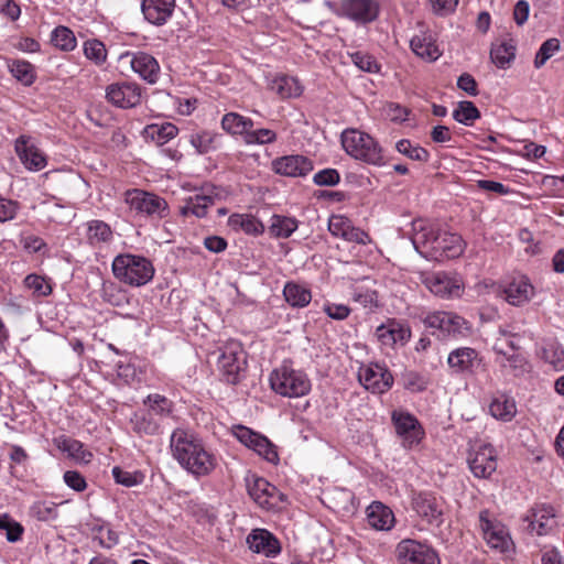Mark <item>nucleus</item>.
I'll list each match as a JSON object with an SVG mask.
<instances>
[{"instance_id":"69168bd1","label":"nucleus","mask_w":564,"mask_h":564,"mask_svg":"<svg viewBox=\"0 0 564 564\" xmlns=\"http://www.w3.org/2000/svg\"><path fill=\"white\" fill-rule=\"evenodd\" d=\"M19 204L14 200L0 197V221L4 223L15 217Z\"/></svg>"},{"instance_id":"6e6552de","label":"nucleus","mask_w":564,"mask_h":564,"mask_svg":"<svg viewBox=\"0 0 564 564\" xmlns=\"http://www.w3.org/2000/svg\"><path fill=\"white\" fill-rule=\"evenodd\" d=\"M479 529L491 550L499 553H508L513 550V542L508 529L488 510H482L479 513Z\"/></svg>"},{"instance_id":"9d476101","label":"nucleus","mask_w":564,"mask_h":564,"mask_svg":"<svg viewBox=\"0 0 564 564\" xmlns=\"http://www.w3.org/2000/svg\"><path fill=\"white\" fill-rule=\"evenodd\" d=\"M420 281L432 294L441 299L459 297L464 291L462 279L444 271L421 272Z\"/></svg>"},{"instance_id":"72a5a7b5","label":"nucleus","mask_w":564,"mask_h":564,"mask_svg":"<svg viewBox=\"0 0 564 564\" xmlns=\"http://www.w3.org/2000/svg\"><path fill=\"white\" fill-rule=\"evenodd\" d=\"M215 199L216 195L213 191L209 193L189 196L184 200L180 212L185 217L195 216L197 218H203L207 215L208 208L215 204Z\"/></svg>"},{"instance_id":"a211bd4d","label":"nucleus","mask_w":564,"mask_h":564,"mask_svg":"<svg viewBox=\"0 0 564 564\" xmlns=\"http://www.w3.org/2000/svg\"><path fill=\"white\" fill-rule=\"evenodd\" d=\"M142 88L133 82L113 83L106 88V99L117 108L129 109L141 102Z\"/></svg>"},{"instance_id":"1a4fd4ad","label":"nucleus","mask_w":564,"mask_h":564,"mask_svg":"<svg viewBox=\"0 0 564 564\" xmlns=\"http://www.w3.org/2000/svg\"><path fill=\"white\" fill-rule=\"evenodd\" d=\"M391 422L404 448L411 449L420 445L425 431L420 421L409 411L398 409L391 412Z\"/></svg>"},{"instance_id":"393cba45","label":"nucleus","mask_w":564,"mask_h":564,"mask_svg":"<svg viewBox=\"0 0 564 564\" xmlns=\"http://www.w3.org/2000/svg\"><path fill=\"white\" fill-rule=\"evenodd\" d=\"M505 300L513 306H522L529 303L535 295V289L525 275L514 276L503 288Z\"/></svg>"},{"instance_id":"b1692460","label":"nucleus","mask_w":564,"mask_h":564,"mask_svg":"<svg viewBox=\"0 0 564 564\" xmlns=\"http://www.w3.org/2000/svg\"><path fill=\"white\" fill-rule=\"evenodd\" d=\"M329 232L346 241L366 245L370 238L367 232L352 226L351 221L343 215H333L328 220Z\"/></svg>"},{"instance_id":"a878e982","label":"nucleus","mask_w":564,"mask_h":564,"mask_svg":"<svg viewBox=\"0 0 564 564\" xmlns=\"http://www.w3.org/2000/svg\"><path fill=\"white\" fill-rule=\"evenodd\" d=\"M313 162L303 155H286L273 161V170L281 175L303 177L313 171Z\"/></svg>"},{"instance_id":"7ed1b4c3","label":"nucleus","mask_w":564,"mask_h":564,"mask_svg":"<svg viewBox=\"0 0 564 564\" xmlns=\"http://www.w3.org/2000/svg\"><path fill=\"white\" fill-rule=\"evenodd\" d=\"M113 276L132 288H140L152 281L155 269L150 259L141 254L120 253L111 264Z\"/></svg>"},{"instance_id":"ea45409f","label":"nucleus","mask_w":564,"mask_h":564,"mask_svg":"<svg viewBox=\"0 0 564 564\" xmlns=\"http://www.w3.org/2000/svg\"><path fill=\"white\" fill-rule=\"evenodd\" d=\"M299 228V221L294 217L273 215L270 218L268 231L273 238H289Z\"/></svg>"},{"instance_id":"dca6fc26","label":"nucleus","mask_w":564,"mask_h":564,"mask_svg":"<svg viewBox=\"0 0 564 564\" xmlns=\"http://www.w3.org/2000/svg\"><path fill=\"white\" fill-rule=\"evenodd\" d=\"M468 466L477 478H489L497 469V453L492 445H475L468 455Z\"/></svg>"},{"instance_id":"c85d7f7f","label":"nucleus","mask_w":564,"mask_h":564,"mask_svg":"<svg viewBox=\"0 0 564 564\" xmlns=\"http://www.w3.org/2000/svg\"><path fill=\"white\" fill-rule=\"evenodd\" d=\"M367 523L377 531H390L395 524L393 511L380 501H372L366 509Z\"/></svg>"},{"instance_id":"39448f33","label":"nucleus","mask_w":564,"mask_h":564,"mask_svg":"<svg viewBox=\"0 0 564 564\" xmlns=\"http://www.w3.org/2000/svg\"><path fill=\"white\" fill-rule=\"evenodd\" d=\"M271 389L284 398H301L310 393L311 379L302 369L283 362L274 368L269 377Z\"/></svg>"},{"instance_id":"c9c22d12","label":"nucleus","mask_w":564,"mask_h":564,"mask_svg":"<svg viewBox=\"0 0 564 564\" xmlns=\"http://www.w3.org/2000/svg\"><path fill=\"white\" fill-rule=\"evenodd\" d=\"M178 133V128L171 123H151L144 127L142 137L145 141H151L156 145H163L174 139Z\"/></svg>"},{"instance_id":"2f4dec72","label":"nucleus","mask_w":564,"mask_h":564,"mask_svg":"<svg viewBox=\"0 0 564 564\" xmlns=\"http://www.w3.org/2000/svg\"><path fill=\"white\" fill-rule=\"evenodd\" d=\"M248 492L264 509L273 508L276 503V498L280 496L276 488L263 478H257L252 485H249Z\"/></svg>"},{"instance_id":"6ab92c4d","label":"nucleus","mask_w":564,"mask_h":564,"mask_svg":"<svg viewBox=\"0 0 564 564\" xmlns=\"http://www.w3.org/2000/svg\"><path fill=\"white\" fill-rule=\"evenodd\" d=\"M358 379L365 389L378 394L388 391L393 383L391 372L379 364L361 366L358 371Z\"/></svg>"},{"instance_id":"bf43d9fd","label":"nucleus","mask_w":564,"mask_h":564,"mask_svg":"<svg viewBox=\"0 0 564 564\" xmlns=\"http://www.w3.org/2000/svg\"><path fill=\"white\" fill-rule=\"evenodd\" d=\"M96 530L98 534L94 536V540L98 542L99 546L111 549L119 543V536L112 529L100 525Z\"/></svg>"},{"instance_id":"5701e85b","label":"nucleus","mask_w":564,"mask_h":564,"mask_svg":"<svg viewBox=\"0 0 564 564\" xmlns=\"http://www.w3.org/2000/svg\"><path fill=\"white\" fill-rule=\"evenodd\" d=\"M175 6V0H141V12L150 24L162 26L172 18Z\"/></svg>"},{"instance_id":"cd10ccee","label":"nucleus","mask_w":564,"mask_h":564,"mask_svg":"<svg viewBox=\"0 0 564 564\" xmlns=\"http://www.w3.org/2000/svg\"><path fill=\"white\" fill-rule=\"evenodd\" d=\"M528 529L538 535H546L556 527L554 509L551 506H539L527 517Z\"/></svg>"},{"instance_id":"37998d69","label":"nucleus","mask_w":564,"mask_h":564,"mask_svg":"<svg viewBox=\"0 0 564 564\" xmlns=\"http://www.w3.org/2000/svg\"><path fill=\"white\" fill-rule=\"evenodd\" d=\"M143 405L154 416L162 421V419L170 416L173 413L174 403L165 395L159 393H151L143 400Z\"/></svg>"},{"instance_id":"603ef678","label":"nucleus","mask_w":564,"mask_h":564,"mask_svg":"<svg viewBox=\"0 0 564 564\" xmlns=\"http://www.w3.org/2000/svg\"><path fill=\"white\" fill-rule=\"evenodd\" d=\"M30 514L39 521H52L58 517L57 505L52 501H35Z\"/></svg>"},{"instance_id":"774afa93","label":"nucleus","mask_w":564,"mask_h":564,"mask_svg":"<svg viewBox=\"0 0 564 564\" xmlns=\"http://www.w3.org/2000/svg\"><path fill=\"white\" fill-rule=\"evenodd\" d=\"M457 87L470 96H476L478 94L477 83L468 73H464L458 77Z\"/></svg>"},{"instance_id":"0eeeda50","label":"nucleus","mask_w":564,"mask_h":564,"mask_svg":"<svg viewBox=\"0 0 564 564\" xmlns=\"http://www.w3.org/2000/svg\"><path fill=\"white\" fill-rule=\"evenodd\" d=\"M124 202L130 210L140 217L163 219L169 215L167 202L154 193L139 188L128 189L124 193Z\"/></svg>"},{"instance_id":"4d7b16f0","label":"nucleus","mask_w":564,"mask_h":564,"mask_svg":"<svg viewBox=\"0 0 564 564\" xmlns=\"http://www.w3.org/2000/svg\"><path fill=\"white\" fill-rule=\"evenodd\" d=\"M352 63L361 70L368 73H378L380 65L376 58L364 52H355L350 55Z\"/></svg>"},{"instance_id":"f8f14e48","label":"nucleus","mask_w":564,"mask_h":564,"mask_svg":"<svg viewBox=\"0 0 564 564\" xmlns=\"http://www.w3.org/2000/svg\"><path fill=\"white\" fill-rule=\"evenodd\" d=\"M447 366L453 375L475 376L484 368V359L475 348L458 347L448 354Z\"/></svg>"},{"instance_id":"79ce46f5","label":"nucleus","mask_w":564,"mask_h":564,"mask_svg":"<svg viewBox=\"0 0 564 564\" xmlns=\"http://www.w3.org/2000/svg\"><path fill=\"white\" fill-rule=\"evenodd\" d=\"M8 70L22 85L31 86L36 79L34 65L24 59H8Z\"/></svg>"},{"instance_id":"f704fd0d","label":"nucleus","mask_w":564,"mask_h":564,"mask_svg":"<svg viewBox=\"0 0 564 564\" xmlns=\"http://www.w3.org/2000/svg\"><path fill=\"white\" fill-rule=\"evenodd\" d=\"M488 408L490 415L501 422H510L517 414L514 399L506 393L495 394Z\"/></svg>"},{"instance_id":"e433bc0d","label":"nucleus","mask_w":564,"mask_h":564,"mask_svg":"<svg viewBox=\"0 0 564 564\" xmlns=\"http://www.w3.org/2000/svg\"><path fill=\"white\" fill-rule=\"evenodd\" d=\"M54 445L62 452L78 463L88 464L93 458V454L84 448L82 442L65 435L57 436L53 440Z\"/></svg>"},{"instance_id":"338daca9","label":"nucleus","mask_w":564,"mask_h":564,"mask_svg":"<svg viewBox=\"0 0 564 564\" xmlns=\"http://www.w3.org/2000/svg\"><path fill=\"white\" fill-rule=\"evenodd\" d=\"M241 230L247 235L258 236L263 234L264 225L256 217L245 214Z\"/></svg>"},{"instance_id":"a19ab883","label":"nucleus","mask_w":564,"mask_h":564,"mask_svg":"<svg viewBox=\"0 0 564 564\" xmlns=\"http://www.w3.org/2000/svg\"><path fill=\"white\" fill-rule=\"evenodd\" d=\"M516 57V45L512 41H501L492 44L490 50V58L492 63L501 69L510 66Z\"/></svg>"},{"instance_id":"a18cd8bd","label":"nucleus","mask_w":564,"mask_h":564,"mask_svg":"<svg viewBox=\"0 0 564 564\" xmlns=\"http://www.w3.org/2000/svg\"><path fill=\"white\" fill-rule=\"evenodd\" d=\"M51 42L56 48L63 52H72L77 46L74 32L64 25H58L52 31Z\"/></svg>"},{"instance_id":"2eb2a0df","label":"nucleus","mask_w":564,"mask_h":564,"mask_svg":"<svg viewBox=\"0 0 564 564\" xmlns=\"http://www.w3.org/2000/svg\"><path fill=\"white\" fill-rule=\"evenodd\" d=\"M234 435L241 444L256 452L267 462L272 464L279 462L275 446L265 436L243 425H237L234 429Z\"/></svg>"},{"instance_id":"f3484780","label":"nucleus","mask_w":564,"mask_h":564,"mask_svg":"<svg viewBox=\"0 0 564 564\" xmlns=\"http://www.w3.org/2000/svg\"><path fill=\"white\" fill-rule=\"evenodd\" d=\"M120 59H128L131 69L145 83L154 85L159 82L161 67L153 55L142 51L126 52Z\"/></svg>"},{"instance_id":"5fc2aeb1","label":"nucleus","mask_w":564,"mask_h":564,"mask_svg":"<svg viewBox=\"0 0 564 564\" xmlns=\"http://www.w3.org/2000/svg\"><path fill=\"white\" fill-rule=\"evenodd\" d=\"M560 41L555 37L549 39L542 43L535 54L534 67L541 68L556 52L560 51Z\"/></svg>"},{"instance_id":"c756f323","label":"nucleus","mask_w":564,"mask_h":564,"mask_svg":"<svg viewBox=\"0 0 564 564\" xmlns=\"http://www.w3.org/2000/svg\"><path fill=\"white\" fill-rule=\"evenodd\" d=\"M412 52L426 62H435L442 56V50L431 33L421 32L410 41Z\"/></svg>"},{"instance_id":"58836bf2","label":"nucleus","mask_w":564,"mask_h":564,"mask_svg":"<svg viewBox=\"0 0 564 564\" xmlns=\"http://www.w3.org/2000/svg\"><path fill=\"white\" fill-rule=\"evenodd\" d=\"M254 126L250 118L243 117L237 112H228L221 119V128L229 134L245 137Z\"/></svg>"},{"instance_id":"4be33fe9","label":"nucleus","mask_w":564,"mask_h":564,"mask_svg":"<svg viewBox=\"0 0 564 564\" xmlns=\"http://www.w3.org/2000/svg\"><path fill=\"white\" fill-rule=\"evenodd\" d=\"M414 511L430 524L440 525L443 522V507L440 499L432 492H419L412 499Z\"/></svg>"},{"instance_id":"680f3d73","label":"nucleus","mask_w":564,"mask_h":564,"mask_svg":"<svg viewBox=\"0 0 564 564\" xmlns=\"http://www.w3.org/2000/svg\"><path fill=\"white\" fill-rule=\"evenodd\" d=\"M63 479L67 487L77 492H82L87 488V481L85 477L77 470L65 471Z\"/></svg>"},{"instance_id":"8fccbe9b","label":"nucleus","mask_w":564,"mask_h":564,"mask_svg":"<svg viewBox=\"0 0 564 564\" xmlns=\"http://www.w3.org/2000/svg\"><path fill=\"white\" fill-rule=\"evenodd\" d=\"M217 134L212 131H199L189 135V143L199 153L205 154L215 149Z\"/></svg>"},{"instance_id":"e2e57ef3","label":"nucleus","mask_w":564,"mask_h":564,"mask_svg":"<svg viewBox=\"0 0 564 564\" xmlns=\"http://www.w3.org/2000/svg\"><path fill=\"white\" fill-rule=\"evenodd\" d=\"M351 297L364 307L372 306L377 302V294L375 291L358 286L354 289Z\"/></svg>"},{"instance_id":"3c124183","label":"nucleus","mask_w":564,"mask_h":564,"mask_svg":"<svg viewBox=\"0 0 564 564\" xmlns=\"http://www.w3.org/2000/svg\"><path fill=\"white\" fill-rule=\"evenodd\" d=\"M479 117L480 112L471 101H460L453 111V118L465 126H471Z\"/></svg>"},{"instance_id":"ddd939ff","label":"nucleus","mask_w":564,"mask_h":564,"mask_svg":"<svg viewBox=\"0 0 564 564\" xmlns=\"http://www.w3.org/2000/svg\"><path fill=\"white\" fill-rule=\"evenodd\" d=\"M375 336L382 348L395 349L409 343L411 328L403 321L388 318L376 328Z\"/></svg>"},{"instance_id":"09e8293b","label":"nucleus","mask_w":564,"mask_h":564,"mask_svg":"<svg viewBox=\"0 0 564 564\" xmlns=\"http://www.w3.org/2000/svg\"><path fill=\"white\" fill-rule=\"evenodd\" d=\"M395 149L399 153L414 161L427 162L430 159V153L426 149L417 144H413L408 139L399 140L395 144Z\"/></svg>"},{"instance_id":"bb28decb","label":"nucleus","mask_w":564,"mask_h":564,"mask_svg":"<svg viewBox=\"0 0 564 564\" xmlns=\"http://www.w3.org/2000/svg\"><path fill=\"white\" fill-rule=\"evenodd\" d=\"M249 549L267 557H274L281 552L278 539L265 529H254L247 538Z\"/></svg>"},{"instance_id":"4468645a","label":"nucleus","mask_w":564,"mask_h":564,"mask_svg":"<svg viewBox=\"0 0 564 564\" xmlns=\"http://www.w3.org/2000/svg\"><path fill=\"white\" fill-rule=\"evenodd\" d=\"M400 564H440L437 553L427 544L415 540H402L397 545Z\"/></svg>"},{"instance_id":"de8ad7c7","label":"nucleus","mask_w":564,"mask_h":564,"mask_svg":"<svg viewBox=\"0 0 564 564\" xmlns=\"http://www.w3.org/2000/svg\"><path fill=\"white\" fill-rule=\"evenodd\" d=\"M23 282L24 286L36 297L47 296L53 290L51 279L35 273L28 274Z\"/></svg>"},{"instance_id":"9b49d317","label":"nucleus","mask_w":564,"mask_h":564,"mask_svg":"<svg viewBox=\"0 0 564 564\" xmlns=\"http://www.w3.org/2000/svg\"><path fill=\"white\" fill-rule=\"evenodd\" d=\"M246 365L245 351L241 344L230 339L220 348L218 367L228 383L235 384L239 381V375Z\"/></svg>"},{"instance_id":"6e6d98bb","label":"nucleus","mask_w":564,"mask_h":564,"mask_svg":"<svg viewBox=\"0 0 564 564\" xmlns=\"http://www.w3.org/2000/svg\"><path fill=\"white\" fill-rule=\"evenodd\" d=\"M275 140H276V133L273 130L265 129V128H261V129H257V130H254L252 128L245 137V143L248 145H254V144L263 145V144L272 143Z\"/></svg>"},{"instance_id":"412c9836","label":"nucleus","mask_w":564,"mask_h":564,"mask_svg":"<svg viewBox=\"0 0 564 564\" xmlns=\"http://www.w3.org/2000/svg\"><path fill=\"white\" fill-rule=\"evenodd\" d=\"M18 158L24 167L32 172L43 170L47 165L45 154L29 135H20L14 143Z\"/></svg>"},{"instance_id":"13d9d810","label":"nucleus","mask_w":564,"mask_h":564,"mask_svg":"<svg viewBox=\"0 0 564 564\" xmlns=\"http://www.w3.org/2000/svg\"><path fill=\"white\" fill-rule=\"evenodd\" d=\"M429 380L416 371L404 375V388L411 392H422L427 388Z\"/></svg>"},{"instance_id":"f257e3e1","label":"nucleus","mask_w":564,"mask_h":564,"mask_svg":"<svg viewBox=\"0 0 564 564\" xmlns=\"http://www.w3.org/2000/svg\"><path fill=\"white\" fill-rule=\"evenodd\" d=\"M411 241L421 257L434 261L458 258L465 250L459 235L442 230L436 224L422 218L412 221Z\"/></svg>"},{"instance_id":"4c0bfd02","label":"nucleus","mask_w":564,"mask_h":564,"mask_svg":"<svg viewBox=\"0 0 564 564\" xmlns=\"http://www.w3.org/2000/svg\"><path fill=\"white\" fill-rule=\"evenodd\" d=\"M130 422L133 432L140 436L155 435L161 429L160 420L154 417L148 410L137 411Z\"/></svg>"},{"instance_id":"f03ea898","label":"nucleus","mask_w":564,"mask_h":564,"mask_svg":"<svg viewBox=\"0 0 564 564\" xmlns=\"http://www.w3.org/2000/svg\"><path fill=\"white\" fill-rule=\"evenodd\" d=\"M170 449L180 466L196 477L210 474L216 466L215 456L189 430L175 429L170 437Z\"/></svg>"},{"instance_id":"49530a36","label":"nucleus","mask_w":564,"mask_h":564,"mask_svg":"<svg viewBox=\"0 0 564 564\" xmlns=\"http://www.w3.org/2000/svg\"><path fill=\"white\" fill-rule=\"evenodd\" d=\"M83 52L85 57L97 66H101L107 61V48L105 44L97 39L85 41Z\"/></svg>"},{"instance_id":"052dcab7","label":"nucleus","mask_w":564,"mask_h":564,"mask_svg":"<svg viewBox=\"0 0 564 564\" xmlns=\"http://www.w3.org/2000/svg\"><path fill=\"white\" fill-rule=\"evenodd\" d=\"M313 181L318 186H335L340 181V175L335 169H324L317 172Z\"/></svg>"},{"instance_id":"423d86ee","label":"nucleus","mask_w":564,"mask_h":564,"mask_svg":"<svg viewBox=\"0 0 564 564\" xmlns=\"http://www.w3.org/2000/svg\"><path fill=\"white\" fill-rule=\"evenodd\" d=\"M422 322L425 327L433 329V334L441 338L464 339L471 334L470 323L453 312H429Z\"/></svg>"},{"instance_id":"473e14b6","label":"nucleus","mask_w":564,"mask_h":564,"mask_svg":"<svg viewBox=\"0 0 564 564\" xmlns=\"http://www.w3.org/2000/svg\"><path fill=\"white\" fill-rule=\"evenodd\" d=\"M270 89L282 99L297 98L304 87L299 78L285 74L276 75L270 83Z\"/></svg>"},{"instance_id":"7c9ffc66","label":"nucleus","mask_w":564,"mask_h":564,"mask_svg":"<svg viewBox=\"0 0 564 564\" xmlns=\"http://www.w3.org/2000/svg\"><path fill=\"white\" fill-rule=\"evenodd\" d=\"M87 242L97 249H104L113 241V231L111 227L99 219H91L86 223Z\"/></svg>"},{"instance_id":"20e7f679","label":"nucleus","mask_w":564,"mask_h":564,"mask_svg":"<svg viewBox=\"0 0 564 564\" xmlns=\"http://www.w3.org/2000/svg\"><path fill=\"white\" fill-rule=\"evenodd\" d=\"M344 150L351 158L375 166L387 163L383 149L370 134L356 130H345L341 134Z\"/></svg>"},{"instance_id":"864d4df0","label":"nucleus","mask_w":564,"mask_h":564,"mask_svg":"<svg viewBox=\"0 0 564 564\" xmlns=\"http://www.w3.org/2000/svg\"><path fill=\"white\" fill-rule=\"evenodd\" d=\"M111 473L116 482L124 487H134L144 480V474L140 470L130 471L116 466Z\"/></svg>"},{"instance_id":"aec40b11","label":"nucleus","mask_w":564,"mask_h":564,"mask_svg":"<svg viewBox=\"0 0 564 564\" xmlns=\"http://www.w3.org/2000/svg\"><path fill=\"white\" fill-rule=\"evenodd\" d=\"M339 14L357 24H368L379 15V4L376 0H341Z\"/></svg>"},{"instance_id":"0e129e2a","label":"nucleus","mask_w":564,"mask_h":564,"mask_svg":"<svg viewBox=\"0 0 564 564\" xmlns=\"http://www.w3.org/2000/svg\"><path fill=\"white\" fill-rule=\"evenodd\" d=\"M323 311L329 318L336 321H344L350 314V308L347 305L336 303H325L323 306Z\"/></svg>"},{"instance_id":"c03bdc74","label":"nucleus","mask_w":564,"mask_h":564,"mask_svg":"<svg viewBox=\"0 0 564 564\" xmlns=\"http://www.w3.org/2000/svg\"><path fill=\"white\" fill-rule=\"evenodd\" d=\"M283 295L285 301L294 307H304L306 306L311 300L312 294L311 291L295 282H288L283 289Z\"/></svg>"}]
</instances>
